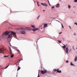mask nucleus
<instances>
[{"label": "nucleus", "mask_w": 77, "mask_h": 77, "mask_svg": "<svg viewBox=\"0 0 77 77\" xmlns=\"http://www.w3.org/2000/svg\"><path fill=\"white\" fill-rule=\"evenodd\" d=\"M29 28H26V29H24V28H19V29L20 30V32L21 33L23 34H26V33L25 30L26 29H29Z\"/></svg>", "instance_id": "f257e3e1"}, {"label": "nucleus", "mask_w": 77, "mask_h": 77, "mask_svg": "<svg viewBox=\"0 0 77 77\" xmlns=\"http://www.w3.org/2000/svg\"><path fill=\"white\" fill-rule=\"evenodd\" d=\"M11 32V33L10 34L8 35V38H11L12 37V35L15 34H16V33H14V32H13V31H11V32Z\"/></svg>", "instance_id": "f03ea898"}, {"label": "nucleus", "mask_w": 77, "mask_h": 77, "mask_svg": "<svg viewBox=\"0 0 77 77\" xmlns=\"http://www.w3.org/2000/svg\"><path fill=\"white\" fill-rule=\"evenodd\" d=\"M48 72V71L44 69V71H41V72L42 74H43V75L45 74V73H46Z\"/></svg>", "instance_id": "7ed1b4c3"}, {"label": "nucleus", "mask_w": 77, "mask_h": 77, "mask_svg": "<svg viewBox=\"0 0 77 77\" xmlns=\"http://www.w3.org/2000/svg\"><path fill=\"white\" fill-rule=\"evenodd\" d=\"M5 51V49L2 48H0V53H3V51Z\"/></svg>", "instance_id": "20e7f679"}, {"label": "nucleus", "mask_w": 77, "mask_h": 77, "mask_svg": "<svg viewBox=\"0 0 77 77\" xmlns=\"http://www.w3.org/2000/svg\"><path fill=\"white\" fill-rule=\"evenodd\" d=\"M10 32H7V31L5 32V33H4L3 34V35H8L9 34H10Z\"/></svg>", "instance_id": "39448f33"}, {"label": "nucleus", "mask_w": 77, "mask_h": 77, "mask_svg": "<svg viewBox=\"0 0 77 77\" xmlns=\"http://www.w3.org/2000/svg\"><path fill=\"white\" fill-rule=\"evenodd\" d=\"M9 50L10 52V54L11 55L12 53V49L11 47H9Z\"/></svg>", "instance_id": "423d86ee"}, {"label": "nucleus", "mask_w": 77, "mask_h": 77, "mask_svg": "<svg viewBox=\"0 0 77 77\" xmlns=\"http://www.w3.org/2000/svg\"><path fill=\"white\" fill-rule=\"evenodd\" d=\"M41 5H43L45 6H48V5L47 4V3H41Z\"/></svg>", "instance_id": "0eeeda50"}, {"label": "nucleus", "mask_w": 77, "mask_h": 77, "mask_svg": "<svg viewBox=\"0 0 77 77\" xmlns=\"http://www.w3.org/2000/svg\"><path fill=\"white\" fill-rule=\"evenodd\" d=\"M68 50H69V49L68 48H66V51L67 53H68Z\"/></svg>", "instance_id": "6e6552de"}, {"label": "nucleus", "mask_w": 77, "mask_h": 77, "mask_svg": "<svg viewBox=\"0 0 77 77\" xmlns=\"http://www.w3.org/2000/svg\"><path fill=\"white\" fill-rule=\"evenodd\" d=\"M57 72L59 73H61V71H59V69H57Z\"/></svg>", "instance_id": "1a4fd4ad"}, {"label": "nucleus", "mask_w": 77, "mask_h": 77, "mask_svg": "<svg viewBox=\"0 0 77 77\" xmlns=\"http://www.w3.org/2000/svg\"><path fill=\"white\" fill-rule=\"evenodd\" d=\"M48 27V24H44V27Z\"/></svg>", "instance_id": "9d476101"}, {"label": "nucleus", "mask_w": 77, "mask_h": 77, "mask_svg": "<svg viewBox=\"0 0 77 77\" xmlns=\"http://www.w3.org/2000/svg\"><path fill=\"white\" fill-rule=\"evenodd\" d=\"M77 61V56H75V61L76 62Z\"/></svg>", "instance_id": "9b49d317"}, {"label": "nucleus", "mask_w": 77, "mask_h": 77, "mask_svg": "<svg viewBox=\"0 0 77 77\" xmlns=\"http://www.w3.org/2000/svg\"><path fill=\"white\" fill-rule=\"evenodd\" d=\"M59 7H60V5H59V4H57L56 5V7H57V8H59Z\"/></svg>", "instance_id": "f8f14e48"}, {"label": "nucleus", "mask_w": 77, "mask_h": 77, "mask_svg": "<svg viewBox=\"0 0 77 77\" xmlns=\"http://www.w3.org/2000/svg\"><path fill=\"white\" fill-rule=\"evenodd\" d=\"M21 68L20 67V66H18V69H17V71H19V70H20V69Z\"/></svg>", "instance_id": "ddd939ff"}, {"label": "nucleus", "mask_w": 77, "mask_h": 77, "mask_svg": "<svg viewBox=\"0 0 77 77\" xmlns=\"http://www.w3.org/2000/svg\"><path fill=\"white\" fill-rule=\"evenodd\" d=\"M14 33H15V34H13V35H14V37H15V38H17V35H16V33L14 32Z\"/></svg>", "instance_id": "4468645a"}, {"label": "nucleus", "mask_w": 77, "mask_h": 77, "mask_svg": "<svg viewBox=\"0 0 77 77\" xmlns=\"http://www.w3.org/2000/svg\"><path fill=\"white\" fill-rule=\"evenodd\" d=\"M11 58H12L14 56V54H12L11 53Z\"/></svg>", "instance_id": "2eb2a0df"}, {"label": "nucleus", "mask_w": 77, "mask_h": 77, "mask_svg": "<svg viewBox=\"0 0 77 77\" xmlns=\"http://www.w3.org/2000/svg\"><path fill=\"white\" fill-rule=\"evenodd\" d=\"M38 29H32V31H36V30H37Z\"/></svg>", "instance_id": "dca6fc26"}, {"label": "nucleus", "mask_w": 77, "mask_h": 77, "mask_svg": "<svg viewBox=\"0 0 77 77\" xmlns=\"http://www.w3.org/2000/svg\"><path fill=\"white\" fill-rule=\"evenodd\" d=\"M53 71H54L56 72L57 71V69H53Z\"/></svg>", "instance_id": "f3484780"}, {"label": "nucleus", "mask_w": 77, "mask_h": 77, "mask_svg": "<svg viewBox=\"0 0 77 77\" xmlns=\"http://www.w3.org/2000/svg\"><path fill=\"white\" fill-rule=\"evenodd\" d=\"M63 48H66V46L65 45H63Z\"/></svg>", "instance_id": "a211bd4d"}, {"label": "nucleus", "mask_w": 77, "mask_h": 77, "mask_svg": "<svg viewBox=\"0 0 77 77\" xmlns=\"http://www.w3.org/2000/svg\"><path fill=\"white\" fill-rule=\"evenodd\" d=\"M70 65L72 66H74V65L73 64V63H70Z\"/></svg>", "instance_id": "6ab92c4d"}, {"label": "nucleus", "mask_w": 77, "mask_h": 77, "mask_svg": "<svg viewBox=\"0 0 77 77\" xmlns=\"http://www.w3.org/2000/svg\"><path fill=\"white\" fill-rule=\"evenodd\" d=\"M32 26V28H33L34 29V28H35V26L32 25V26Z\"/></svg>", "instance_id": "aec40b11"}, {"label": "nucleus", "mask_w": 77, "mask_h": 77, "mask_svg": "<svg viewBox=\"0 0 77 77\" xmlns=\"http://www.w3.org/2000/svg\"><path fill=\"white\" fill-rule=\"evenodd\" d=\"M17 51H18V53H20V51L18 49H17Z\"/></svg>", "instance_id": "412c9836"}, {"label": "nucleus", "mask_w": 77, "mask_h": 77, "mask_svg": "<svg viewBox=\"0 0 77 77\" xmlns=\"http://www.w3.org/2000/svg\"><path fill=\"white\" fill-rule=\"evenodd\" d=\"M68 7L69 9H70L71 8V6H70V5H68Z\"/></svg>", "instance_id": "4be33fe9"}, {"label": "nucleus", "mask_w": 77, "mask_h": 77, "mask_svg": "<svg viewBox=\"0 0 77 77\" xmlns=\"http://www.w3.org/2000/svg\"><path fill=\"white\" fill-rule=\"evenodd\" d=\"M48 3H49V5H51V4H50V2H49V0H48Z\"/></svg>", "instance_id": "5701e85b"}, {"label": "nucleus", "mask_w": 77, "mask_h": 77, "mask_svg": "<svg viewBox=\"0 0 77 77\" xmlns=\"http://www.w3.org/2000/svg\"><path fill=\"white\" fill-rule=\"evenodd\" d=\"M9 57V55H5V56H4V57Z\"/></svg>", "instance_id": "b1692460"}, {"label": "nucleus", "mask_w": 77, "mask_h": 77, "mask_svg": "<svg viewBox=\"0 0 77 77\" xmlns=\"http://www.w3.org/2000/svg\"><path fill=\"white\" fill-rule=\"evenodd\" d=\"M9 66V64L8 65V66H7L5 68V69H6V68H8Z\"/></svg>", "instance_id": "393cba45"}, {"label": "nucleus", "mask_w": 77, "mask_h": 77, "mask_svg": "<svg viewBox=\"0 0 77 77\" xmlns=\"http://www.w3.org/2000/svg\"><path fill=\"white\" fill-rule=\"evenodd\" d=\"M40 17V16H38V17L37 18V20H38V19H39V17Z\"/></svg>", "instance_id": "a878e982"}, {"label": "nucleus", "mask_w": 77, "mask_h": 77, "mask_svg": "<svg viewBox=\"0 0 77 77\" xmlns=\"http://www.w3.org/2000/svg\"><path fill=\"white\" fill-rule=\"evenodd\" d=\"M75 2H77V0H75L74 1Z\"/></svg>", "instance_id": "bb28decb"}, {"label": "nucleus", "mask_w": 77, "mask_h": 77, "mask_svg": "<svg viewBox=\"0 0 77 77\" xmlns=\"http://www.w3.org/2000/svg\"><path fill=\"white\" fill-rule=\"evenodd\" d=\"M40 76H39V72H38V76L37 77H39Z\"/></svg>", "instance_id": "cd10ccee"}, {"label": "nucleus", "mask_w": 77, "mask_h": 77, "mask_svg": "<svg viewBox=\"0 0 77 77\" xmlns=\"http://www.w3.org/2000/svg\"><path fill=\"white\" fill-rule=\"evenodd\" d=\"M58 42L60 43H61V42L60 41H59V40H58Z\"/></svg>", "instance_id": "c85d7f7f"}, {"label": "nucleus", "mask_w": 77, "mask_h": 77, "mask_svg": "<svg viewBox=\"0 0 77 77\" xmlns=\"http://www.w3.org/2000/svg\"><path fill=\"white\" fill-rule=\"evenodd\" d=\"M62 27L63 28H64V26H63V25L62 24Z\"/></svg>", "instance_id": "c756f323"}, {"label": "nucleus", "mask_w": 77, "mask_h": 77, "mask_svg": "<svg viewBox=\"0 0 77 77\" xmlns=\"http://www.w3.org/2000/svg\"><path fill=\"white\" fill-rule=\"evenodd\" d=\"M54 8V7H52L51 8L52 9H53V8Z\"/></svg>", "instance_id": "7c9ffc66"}, {"label": "nucleus", "mask_w": 77, "mask_h": 77, "mask_svg": "<svg viewBox=\"0 0 77 77\" xmlns=\"http://www.w3.org/2000/svg\"><path fill=\"white\" fill-rule=\"evenodd\" d=\"M62 33V32H60L59 33V34H61Z\"/></svg>", "instance_id": "2f4dec72"}, {"label": "nucleus", "mask_w": 77, "mask_h": 77, "mask_svg": "<svg viewBox=\"0 0 77 77\" xmlns=\"http://www.w3.org/2000/svg\"><path fill=\"white\" fill-rule=\"evenodd\" d=\"M69 62L68 61H66V63H69Z\"/></svg>", "instance_id": "473e14b6"}, {"label": "nucleus", "mask_w": 77, "mask_h": 77, "mask_svg": "<svg viewBox=\"0 0 77 77\" xmlns=\"http://www.w3.org/2000/svg\"><path fill=\"white\" fill-rule=\"evenodd\" d=\"M37 3H38V6H39V5H38V2H37Z\"/></svg>", "instance_id": "72a5a7b5"}, {"label": "nucleus", "mask_w": 77, "mask_h": 77, "mask_svg": "<svg viewBox=\"0 0 77 77\" xmlns=\"http://www.w3.org/2000/svg\"><path fill=\"white\" fill-rule=\"evenodd\" d=\"M75 23V24L76 25H77V23Z\"/></svg>", "instance_id": "f704fd0d"}, {"label": "nucleus", "mask_w": 77, "mask_h": 77, "mask_svg": "<svg viewBox=\"0 0 77 77\" xmlns=\"http://www.w3.org/2000/svg\"><path fill=\"white\" fill-rule=\"evenodd\" d=\"M45 11V10H43V11Z\"/></svg>", "instance_id": "c9c22d12"}, {"label": "nucleus", "mask_w": 77, "mask_h": 77, "mask_svg": "<svg viewBox=\"0 0 77 77\" xmlns=\"http://www.w3.org/2000/svg\"><path fill=\"white\" fill-rule=\"evenodd\" d=\"M19 61H17V63H18V62H19Z\"/></svg>", "instance_id": "e433bc0d"}, {"label": "nucleus", "mask_w": 77, "mask_h": 77, "mask_svg": "<svg viewBox=\"0 0 77 77\" xmlns=\"http://www.w3.org/2000/svg\"><path fill=\"white\" fill-rule=\"evenodd\" d=\"M76 49H77V47L76 48Z\"/></svg>", "instance_id": "4c0bfd02"}, {"label": "nucleus", "mask_w": 77, "mask_h": 77, "mask_svg": "<svg viewBox=\"0 0 77 77\" xmlns=\"http://www.w3.org/2000/svg\"><path fill=\"white\" fill-rule=\"evenodd\" d=\"M70 28L71 29V26H70Z\"/></svg>", "instance_id": "58836bf2"}]
</instances>
